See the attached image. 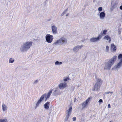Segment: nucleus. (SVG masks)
<instances>
[{
	"label": "nucleus",
	"instance_id": "nucleus-31",
	"mask_svg": "<svg viewBox=\"0 0 122 122\" xmlns=\"http://www.w3.org/2000/svg\"><path fill=\"white\" fill-rule=\"evenodd\" d=\"M102 102H103L102 100L101 99H99L98 101V102L99 103H101V102L102 103Z\"/></svg>",
	"mask_w": 122,
	"mask_h": 122
},
{
	"label": "nucleus",
	"instance_id": "nucleus-7",
	"mask_svg": "<svg viewBox=\"0 0 122 122\" xmlns=\"http://www.w3.org/2000/svg\"><path fill=\"white\" fill-rule=\"evenodd\" d=\"M51 28L52 31V33L54 35L56 34L57 32V27L54 23L51 25Z\"/></svg>",
	"mask_w": 122,
	"mask_h": 122
},
{
	"label": "nucleus",
	"instance_id": "nucleus-11",
	"mask_svg": "<svg viewBox=\"0 0 122 122\" xmlns=\"http://www.w3.org/2000/svg\"><path fill=\"white\" fill-rule=\"evenodd\" d=\"M67 86V83L64 82L62 83H61L58 85V86L60 89H64L66 88Z\"/></svg>",
	"mask_w": 122,
	"mask_h": 122
},
{
	"label": "nucleus",
	"instance_id": "nucleus-25",
	"mask_svg": "<svg viewBox=\"0 0 122 122\" xmlns=\"http://www.w3.org/2000/svg\"><path fill=\"white\" fill-rule=\"evenodd\" d=\"M68 8H67L66 10H65L61 14V15L62 16H63V15H64V14H65L66 12L68 10Z\"/></svg>",
	"mask_w": 122,
	"mask_h": 122
},
{
	"label": "nucleus",
	"instance_id": "nucleus-37",
	"mask_svg": "<svg viewBox=\"0 0 122 122\" xmlns=\"http://www.w3.org/2000/svg\"><path fill=\"white\" fill-rule=\"evenodd\" d=\"M68 14H69L68 13L67 14H66V16H67L68 15Z\"/></svg>",
	"mask_w": 122,
	"mask_h": 122
},
{
	"label": "nucleus",
	"instance_id": "nucleus-33",
	"mask_svg": "<svg viewBox=\"0 0 122 122\" xmlns=\"http://www.w3.org/2000/svg\"><path fill=\"white\" fill-rule=\"evenodd\" d=\"M68 79V78H65L64 79V81H67V80Z\"/></svg>",
	"mask_w": 122,
	"mask_h": 122
},
{
	"label": "nucleus",
	"instance_id": "nucleus-32",
	"mask_svg": "<svg viewBox=\"0 0 122 122\" xmlns=\"http://www.w3.org/2000/svg\"><path fill=\"white\" fill-rule=\"evenodd\" d=\"M72 119H73V121H76V117H74L72 118Z\"/></svg>",
	"mask_w": 122,
	"mask_h": 122
},
{
	"label": "nucleus",
	"instance_id": "nucleus-19",
	"mask_svg": "<svg viewBox=\"0 0 122 122\" xmlns=\"http://www.w3.org/2000/svg\"><path fill=\"white\" fill-rule=\"evenodd\" d=\"M50 103V102H47L44 104V107L45 109H47L49 108V104Z\"/></svg>",
	"mask_w": 122,
	"mask_h": 122
},
{
	"label": "nucleus",
	"instance_id": "nucleus-36",
	"mask_svg": "<svg viewBox=\"0 0 122 122\" xmlns=\"http://www.w3.org/2000/svg\"><path fill=\"white\" fill-rule=\"evenodd\" d=\"M120 9L122 10V5H121L120 6Z\"/></svg>",
	"mask_w": 122,
	"mask_h": 122
},
{
	"label": "nucleus",
	"instance_id": "nucleus-35",
	"mask_svg": "<svg viewBox=\"0 0 122 122\" xmlns=\"http://www.w3.org/2000/svg\"><path fill=\"white\" fill-rule=\"evenodd\" d=\"M108 108H110L111 107V106L110 104H108Z\"/></svg>",
	"mask_w": 122,
	"mask_h": 122
},
{
	"label": "nucleus",
	"instance_id": "nucleus-17",
	"mask_svg": "<svg viewBox=\"0 0 122 122\" xmlns=\"http://www.w3.org/2000/svg\"><path fill=\"white\" fill-rule=\"evenodd\" d=\"M111 47L113 51H115L116 50V47L114 44H112Z\"/></svg>",
	"mask_w": 122,
	"mask_h": 122
},
{
	"label": "nucleus",
	"instance_id": "nucleus-38",
	"mask_svg": "<svg viewBox=\"0 0 122 122\" xmlns=\"http://www.w3.org/2000/svg\"><path fill=\"white\" fill-rule=\"evenodd\" d=\"M95 0H93V2H94L95 1Z\"/></svg>",
	"mask_w": 122,
	"mask_h": 122
},
{
	"label": "nucleus",
	"instance_id": "nucleus-28",
	"mask_svg": "<svg viewBox=\"0 0 122 122\" xmlns=\"http://www.w3.org/2000/svg\"><path fill=\"white\" fill-rule=\"evenodd\" d=\"M113 93V92H108L105 93V94H109V93H111L112 94Z\"/></svg>",
	"mask_w": 122,
	"mask_h": 122
},
{
	"label": "nucleus",
	"instance_id": "nucleus-4",
	"mask_svg": "<svg viewBox=\"0 0 122 122\" xmlns=\"http://www.w3.org/2000/svg\"><path fill=\"white\" fill-rule=\"evenodd\" d=\"M102 82V81L100 79H98L97 82L94 86L93 87V90L94 91H98L100 89V83Z\"/></svg>",
	"mask_w": 122,
	"mask_h": 122
},
{
	"label": "nucleus",
	"instance_id": "nucleus-23",
	"mask_svg": "<svg viewBox=\"0 0 122 122\" xmlns=\"http://www.w3.org/2000/svg\"><path fill=\"white\" fill-rule=\"evenodd\" d=\"M0 122H8L6 118L3 119H0Z\"/></svg>",
	"mask_w": 122,
	"mask_h": 122
},
{
	"label": "nucleus",
	"instance_id": "nucleus-15",
	"mask_svg": "<svg viewBox=\"0 0 122 122\" xmlns=\"http://www.w3.org/2000/svg\"><path fill=\"white\" fill-rule=\"evenodd\" d=\"M122 65V61H119V62L115 66L114 68L116 69H118L120 68Z\"/></svg>",
	"mask_w": 122,
	"mask_h": 122
},
{
	"label": "nucleus",
	"instance_id": "nucleus-39",
	"mask_svg": "<svg viewBox=\"0 0 122 122\" xmlns=\"http://www.w3.org/2000/svg\"><path fill=\"white\" fill-rule=\"evenodd\" d=\"M109 122H112V121H110Z\"/></svg>",
	"mask_w": 122,
	"mask_h": 122
},
{
	"label": "nucleus",
	"instance_id": "nucleus-14",
	"mask_svg": "<svg viewBox=\"0 0 122 122\" xmlns=\"http://www.w3.org/2000/svg\"><path fill=\"white\" fill-rule=\"evenodd\" d=\"M100 19L101 20L104 19L105 16V13L104 12H102L99 13Z\"/></svg>",
	"mask_w": 122,
	"mask_h": 122
},
{
	"label": "nucleus",
	"instance_id": "nucleus-13",
	"mask_svg": "<svg viewBox=\"0 0 122 122\" xmlns=\"http://www.w3.org/2000/svg\"><path fill=\"white\" fill-rule=\"evenodd\" d=\"M89 98L86 101L84 102L82 104V108H84L86 107V106H87V104L88 102L89 101Z\"/></svg>",
	"mask_w": 122,
	"mask_h": 122
},
{
	"label": "nucleus",
	"instance_id": "nucleus-22",
	"mask_svg": "<svg viewBox=\"0 0 122 122\" xmlns=\"http://www.w3.org/2000/svg\"><path fill=\"white\" fill-rule=\"evenodd\" d=\"M62 64L61 62H59L58 61H56L55 63V65H60Z\"/></svg>",
	"mask_w": 122,
	"mask_h": 122
},
{
	"label": "nucleus",
	"instance_id": "nucleus-5",
	"mask_svg": "<svg viewBox=\"0 0 122 122\" xmlns=\"http://www.w3.org/2000/svg\"><path fill=\"white\" fill-rule=\"evenodd\" d=\"M72 107H71L69 109L67 110V112H66V117L64 119V122L67 121L68 119L70 116L71 112H72Z\"/></svg>",
	"mask_w": 122,
	"mask_h": 122
},
{
	"label": "nucleus",
	"instance_id": "nucleus-6",
	"mask_svg": "<svg viewBox=\"0 0 122 122\" xmlns=\"http://www.w3.org/2000/svg\"><path fill=\"white\" fill-rule=\"evenodd\" d=\"M45 38L46 41L49 43H51L54 39L52 35L49 34H46L45 36Z\"/></svg>",
	"mask_w": 122,
	"mask_h": 122
},
{
	"label": "nucleus",
	"instance_id": "nucleus-2",
	"mask_svg": "<svg viewBox=\"0 0 122 122\" xmlns=\"http://www.w3.org/2000/svg\"><path fill=\"white\" fill-rule=\"evenodd\" d=\"M117 58V56H115L111 59H110L106 63L104 68V70L107 69L109 70L116 60Z\"/></svg>",
	"mask_w": 122,
	"mask_h": 122
},
{
	"label": "nucleus",
	"instance_id": "nucleus-18",
	"mask_svg": "<svg viewBox=\"0 0 122 122\" xmlns=\"http://www.w3.org/2000/svg\"><path fill=\"white\" fill-rule=\"evenodd\" d=\"M2 110L4 112L8 108L7 106L4 104H3L2 105Z\"/></svg>",
	"mask_w": 122,
	"mask_h": 122
},
{
	"label": "nucleus",
	"instance_id": "nucleus-8",
	"mask_svg": "<svg viewBox=\"0 0 122 122\" xmlns=\"http://www.w3.org/2000/svg\"><path fill=\"white\" fill-rule=\"evenodd\" d=\"M102 38V36L100 35L98 36L97 37H93L90 39V41L92 42H96L98 41Z\"/></svg>",
	"mask_w": 122,
	"mask_h": 122
},
{
	"label": "nucleus",
	"instance_id": "nucleus-30",
	"mask_svg": "<svg viewBox=\"0 0 122 122\" xmlns=\"http://www.w3.org/2000/svg\"><path fill=\"white\" fill-rule=\"evenodd\" d=\"M38 81L37 80H35L34 82V84H36L38 83Z\"/></svg>",
	"mask_w": 122,
	"mask_h": 122
},
{
	"label": "nucleus",
	"instance_id": "nucleus-12",
	"mask_svg": "<svg viewBox=\"0 0 122 122\" xmlns=\"http://www.w3.org/2000/svg\"><path fill=\"white\" fill-rule=\"evenodd\" d=\"M61 94L60 90L57 88L55 89L54 91L53 92L52 94L54 96L57 97L58 95H60Z\"/></svg>",
	"mask_w": 122,
	"mask_h": 122
},
{
	"label": "nucleus",
	"instance_id": "nucleus-16",
	"mask_svg": "<svg viewBox=\"0 0 122 122\" xmlns=\"http://www.w3.org/2000/svg\"><path fill=\"white\" fill-rule=\"evenodd\" d=\"M43 96H41V97L40 99L39 100L38 102H37L36 106V108L39 105V104L41 103L42 101L44 99Z\"/></svg>",
	"mask_w": 122,
	"mask_h": 122
},
{
	"label": "nucleus",
	"instance_id": "nucleus-3",
	"mask_svg": "<svg viewBox=\"0 0 122 122\" xmlns=\"http://www.w3.org/2000/svg\"><path fill=\"white\" fill-rule=\"evenodd\" d=\"M67 42V39L64 37H61L59 39L56 41L53 44V45L60 46L66 44Z\"/></svg>",
	"mask_w": 122,
	"mask_h": 122
},
{
	"label": "nucleus",
	"instance_id": "nucleus-26",
	"mask_svg": "<svg viewBox=\"0 0 122 122\" xmlns=\"http://www.w3.org/2000/svg\"><path fill=\"white\" fill-rule=\"evenodd\" d=\"M74 88L75 87L73 86H72L70 87V91L73 92L74 91Z\"/></svg>",
	"mask_w": 122,
	"mask_h": 122
},
{
	"label": "nucleus",
	"instance_id": "nucleus-21",
	"mask_svg": "<svg viewBox=\"0 0 122 122\" xmlns=\"http://www.w3.org/2000/svg\"><path fill=\"white\" fill-rule=\"evenodd\" d=\"M104 39L107 40H109V41H111V38L108 36H106L104 37Z\"/></svg>",
	"mask_w": 122,
	"mask_h": 122
},
{
	"label": "nucleus",
	"instance_id": "nucleus-10",
	"mask_svg": "<svg viewBox=\"0 0 122 122\" xmlns=\"http://www.w3.org/2000/svg\"><path fill=\"white\" fill-rule=\"evenodd\" d=\"M84 46L83 45H78L74 47L73 48V50L74 53L77 52L80 49L82 48Z\"/></svg>",
	"mask_w": 122,
	"mask_h": 122
},
{
	"label": "nucleus",
	"instance_id": "nucleus-20",
	"mask_svg": "<svg viewBox=\"0 0 122 122\" xmlns=\"http://www.w3.org/2000/svg\"><path fill=\"white\" fill-rule=\"evenodd\" d=\"M118 59L119 61H122V54H120L118 56Z\"/></svg>",
	"mask_w": 122,
	"mask_h": 122
},
{
	"label": "nucleus",
	"instance_id": "nucleus-27",
	"mask_svg": "<svg viewBox=\"0 0 122 122\" xmlns=\"http://www.w3.org/2000/svg\"><path fill=\"white\" fill-rule=\"evenodd\" d=\"M102 8L101 7H99L98 8V10L99 13H100V12L102 11Z\"/></svg>",
	"mask_w": 122,
	"mask_h": 122
},
{
	"label": "nucleus",
	"instance_id": "nucleus-9",
	"mask_svg": "<svg viewBox=\"0 0 122 122\" xmlns=\"http://www.w3.org/2000/svg\"><path fill=\"white\" fill-rule=\"evenodd\" d=\"M53 91L52 89H51L48 92L47 94H46V93L44 94L43 95H42L41 96H44V98L45 97V101H46L47 99L49 98L51 95V94L52 93V92Z\"/></svg>",
	"mask_w": 122,
	"mask_h": 122
},
{
	"label": "nucleus",
	"instance_id": "nucleus-34",
	"mask_svg": "<svg viewBox=\"0 0 122 122\" xmlns=\"http://www.w3.org/2000/svg\"><path fill=\"white\" fill-rule=\"evenodd\" d=\"M109 47L108 46H106V49L107 51H108V50Z\"/></svg>",
	"mask_w": 122,
	"mask_h": 122
},
{
	"label": "nucleus",
	"instance_id": "nucleus-24",
	"mask_svg": "<svg viewBox=\"0 0 122 122\" xmlns=\"http://www.w3.org/2000/svg\"><path fill=\"white\" fill-rule=\"evenodd\" d=\"M14 62V60L13 58H10L9 60V63H12Z\"/></svg>",
	"mask_w": 122,
	"mask_h": 122
},
{
	"label": "nucleus",
	"instance_id": "nucleus-29",
	"mask_svg": "<svg viewBox=\"0 0 122 122\" xmlns=\"http://www.w3.org/2000/svg\"><path fill=\"white\" fill-rule=\"evenodd\" d=\"M107 32V30H104L103 31V34L105 35Z\"/></svg>",
	"mask_w": 122,
	"mask_h": 122
},
{
	"label": "nucleus",
	"instance_id": "nucleus-1",
	"mask_svg": "<svg viewBox=\"0 0 122 122\" xmlns=\"http://www.w3.org/2000/svg\"><path fill=\"white\" fill-rule=\"evenodd\" d=\"M33 42L31 41H27L23 43L20 48V51L22 53L26 52L32 46Z\"/></svg>",
	"mask_w": 122,
	"mask_h": 122
}]
</instances>
